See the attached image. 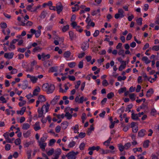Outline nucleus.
Segmentation results:
<instances>
[{
  "label": "nucleus",
  "mask_w": 159,
  "mask_h": 159,
  "mask_svg": "<svg viewBox=\"0 0 159 159\" xmlns=\"http://www.w3.org/2000/svg\"><path fill=\"white\" fill-rule=\"evenodd\" d=\"M55 86L52 84H49L48 83L44 84L42 87L43 90L46 91L48 94L52 93L55 89Z\"/></svg>",
  "instance_id": "nucleus-1"
},
{
  "label": "nucleus",
  "mask_w": 159,
  "mask_h": 159,
  "mask_svg": "<svg viewBox=\"0 0 159 159\" xmlns=\"http://www.w3.org/2000/svg\"><path fill=\"white\" fill-rule=\"evenodd\" d=\"M125 12L124 10L122 8H119L118 9V13L115 15V18L116 19L119 18H122L125 16Z\"/></svg>",
  "instance_id": "nucleus-2"
},
{
  "label": "nucleus",
  "mask_w": 159,
  "mask_h": 159,
  "mask_svg": "<svg viewBox=\"0 0 159 159\" xmlns=\"http://www.w3.org/2000/svg\"><path fill=\"white\" fill-rule=\"evenodd\" d=\"M78 154V152H70L66 155V157L68 159H75L76 155Z\"/></svg>",
  "instance_id": "nucleus-3"
},
{
  "label": "nucleus",
  "mask_w": 159,
  "mask_h": 159,
  "mask_svg": "<svg viewBox=\"0 0 159 159\" xmlns=\"http://www.w3.org/2000/svg\"><path fill=\"white\" fill-rule=\"evenodd\" d=\"M46 101V99L45 97L42 95H40L38 97V100L36 101V107H38L40 102H43Z\"/></svg>",
  "instance_id": "nucleus-4"
},
{
  "label": "nucleus",
  "mask_w": 159,
  "mask_h": 159,
  "mask_svg": "<svg viewBox=\"0 0 159 159\" xmlns=\"http://www.w3.org/2000/svg\"><path fill=\"white\" fill-rule=\"evenodd\" d=\"M56 8L57 14H59L62 11L63 8V6L61 2H59L56 4Z\"/></svg>",
  "instance_id": "nucleus-5"
},
{
  "label": "nucleus",
  "mask_w": 159,
  "mask_h": 159,
  "mask_svg": "<svg viewBox=\"0 0 159 159\" xmlns=\"http://www.w3.org/2000/svg\"><path fill=\"white\" fill-rule=\"evenodd\" d=\"M27 78H30V81L33 84L35 83L37 81V79L36 76H32L29 74L27 75Z\"/></svg>",
  "instance_id": "nucleus-6"
},
{
  "label": "nucleus",
  "mask_w": 159,
  "mask_h": 159,
  "mask_svg": "<svg viewBox=\"0 0 159 159\" xmlns=\"http://www.w3.org/2000/svg\"><path fill=\"white\" fill-rule=\"evenodd\" d=\"M61 150L60 148H57L55 151L54 156V158H52V159H58L59 156L61 154Z\"/></svg>",
  "instance_id": "nucleus-7"
},
{
  "label": "nucleus",
  "mask_w": 159,
  "mask_h": 159,
  "mask_svg": "<svg viewBox=\"0 0 159 159\" xmlns=\"http://www.w3.org/2000/svg\"><path fill=\"white\" fill-rule=\"evenodd\" d=\"M49 107L50 105L49 103L48 102H46V104L43 105L41 108L42 110H44V109L45 110V113H46L48 111Z\"/></svg>",
  "instance_id": "nucleus-8"
},
{
  "label": "nucleus",
  "mask_w": 159,
  "mask_h": 159,
  "mask_svg": "<svg viewBox=\"0 0 159 159\" xmlns=\"http://www.w3.org/2000/svg\"><path fill=\"white\" fill-rule=\"evenodd\" d=\"M89 44L88 42H84L82 44L81 48L84 51L86 50L89 47Z\"/></svg>",
  "instance_id": "nucleus-9"
},
{
  "label": "nucleus",
  "mask_w": 159,
  "mask_h": 159,
  "mask_svg": "<svg viewBox=\"0 0 159 159\" xmlns=\"http://www.w3.org/2000/svg\"><path fill=\"white\" fill-rule=\"evenodd\" d=\"M14 54L13 52L6 53L4 54V57L7 59H11L13 57Z\"/></svg>",
  "instance_id": "nucleus-10"
},
{
  "label": "nucleus",
  "mask_w": 159,
  "mask_h": 159,
  "mask_svg": "<svg viewBox=\"0 0 159 159\" xmlns=\"http://www.w3.org/2000/svg\"><path fill=\"white\" fill-rule=\"evenodd\" d=\"M75 101L78 103H82L84 101V97L82 96L79 98L78 96H76L75 98Z\"/></svg>",
  "instance_id": "nucleus-11"
},
{
  "label": "nucleus",
  "mask_w": 159,
  "mask_h": 159,
  "mask_svg": "<svg viewBox=\"0 0 159 159\" xmlns=\"http://www.w3.org/2000/svg\"><path fill=\"white\" fill-rule=\"evenodd\" d=\"M38 143L40 148H41L42 150L44 151L47 144V143L45 142H38Z\"/></svg>",
  "instance_id": "nucleus-12"
},
{
  "label": "nucleus",
  "mask_w": 159,
  "mask_h": 159,
  "mask_svg": "<svg viewBox=\"0 0 159 159\" xmlns=\"http://www.w3.org/2000/svg\"><path fill=\"white\" fill-rule=\"evenodd\" d=\"M48 12L47 11L44 10H43L41 13V14L40 16V17L42 19H44L46 16L48 15Z\"/></svg>",
  "instance_id": "nucleus-13"
},
{
  "label": "nucleus",
  "mask_w": 159,
  "mask_h": 159,
  "mask_svg": "<svg viewBox=\"0 0 159 159\" xmlns=\"http://www.w3.org/2000/svg\"><path fill=\"white\" fill-rule=\"evenodd\" d=\"M33 24V22L30 21H28L26 23L22 22L21 25L23 26H31Z\"/></svg>",
  "instance_id": "nucleus-14"
},
{
  "label": "nucleus",
  "mask_w": 159,
  "mask_h": 159,
  "mask_svg": "<svg viewBox=\"0 0 159 159\" xmlns=\"http://www.w3.org/2000/svg\"><path fill=\"white\" fill-rule=\"evenodd\" d=\"M146 131L145 130L142 129L138 132V135L140 137H143L146 134Z\"/></svg>",
  "instance_id": "nucleus-15"
},
{
  "label": "nucleus",
  "mask_w": 159,
  "mask_h": 159,
  "mask_svg": "<svg viewBox=\"0 0 159 159\" xmlns=\"http://www.w3.org/2000/svg\"><path fill=\"white\" fill-rule=\"evenodd\" d=\"M44 111V110H42L40 108H38V112L39 114L38 116L39 117H44V116L43 115Z\"/></svg>",
  "instance_id": "nucleus-16"
},
{
  "label": "nucleus",
  "mask_w": 159,
  "mask_h": 159,
  "mask_svg": "<svg viewBox=\"0 0 159 159\" xmlns=\"http://www.w3.org/2000/svg\"><path fill=\"white\" fill-rule=\"evenodd\" d=\"M50 55L49 54H48L47 55H45V54L44 53H42V61H44L46 59H48L50 58Z\"/></svg>",
  "instance_id": "nucleus-17"
},
{
  "label": "nucleus",
  "mask_w": 159,
  "mask_h": 159,
  "mask_svg": "<svg viewBox=\"0 0 159 159\" xmlns=\"http://www.w3.org/2000/svg\"><path fill=\"white\" fill-rule=\"evenodd\" d=\"M40 89L39 87H37L36 89H35L33 92V95L37 96L40 92Z\"/></svg>",
  "instance_id": "nucleus-18"
},
{
  "label": "nucleus",
  "mask_w": 159,
  "mask_h": 159,
  "mask_svg": "<svg viewBox=\"0 0 159 159\" xmlns=\"http://www.w3.org/2000/svg\"><path fill=\"white\" fill-rule=\"evenodd\" d=\"M28 82L27 80H24L23 81V83L21 85V88L24 90L26 89L28 87Z\"/></svg>",
  "instance_id": "nucleus-19"
},
{
  "label": "nucleus",
  "mask_w": 159,
  "mask_h": 159,
  "mask_svg": "<svg viewBox=\"0 0 159 159\" xmlns=\"http://www.w3.org/2000/svg\"><path fill=\"white\" fill-rule=\"evenodd\" d=\"M60 96H56L52 101V103L53 104H55L57 102L58 100L60 99Z\"/></svg>",
  "instance_id": "nucleus-20"
},
{
  "label": "nucleus",
  "mask_w": 159,
  "mask_h": 159,
  "mask_svg": "<svg viewBox=\"0 0 159 159\" xmlns=\"http://www.w3.org/2000/svg\"><path fill=\"white\" fill-rule=\"evenodd\" d=\"M48 136L45 134L43 135V136L41 137L40 140H39L38 142H45L47 139Z\"/></svg>",
  "instance_id": "nucleus-21"
},
{
  "label": "nucleus",
  "mask_w": 159,
  "mask_h": 159,
  "mask_svg": "<svg viewBox=\"0 0 159 159\" xmlns=\"http://www.w3.org/2000/svg\"><path fill=\"white\" fill-rule=\"evenodd\" d=\"M30 127V125L28 123H24L23 124L22 129L24 130H27Z\"/></svg>",
  "instance_id": "nucleus-22"
},
{
  "label": "nucleus",
  "mask_w": 159,
  "mask_h": 159,
  "mask_svg": "<svg viewBox=\"0 0 159 159\" xmlns=\"http://www.w3.org/2000/svg\"><path fill=\"white\" fill-rule=\"evenodd\" d=\"M71 55V52L70 51L65 52L63 54L64 57L66 59H68Z\"/></svg>",
  "instance_id": "nucleus-23"
},
{
  "label": "nucleus",
  "mask_w": 159,
  "mask_h": 159,
  "mask_svg": "<svg viewBox=\"0 0 159 159\" xmlns=\"http://www.w3.org/2000/svg\"><path fill=\"white\" fill-rule=\"evenodd\" d=\"M153 93V89H150L147 91L146 95L148 97H150Z\"/></svg>",
  "instance_id": "nucleus-24"
},
{
  "label": "nucleus",
  "mask_w": 159,
  "mask_h": 159,
  "mask_svg": "<svg viewBox=\"0 0 159 159\" xmlns=\"http://www.w3.org/2000/svg\"><path fill=\"white\" fill-rule=\"evenodd\" d=\"M126 62L125 61H123L122 64L121 65L119 68V70L121 71L125 69L126 66Z\"/></svg>",
  "instance_id": "nucleus-25"
},
{
  "label": "nucleus",
  "mask_w": 159,
  "mask_h": 159,
  "mask_svg": "<svg viewBox=\"0 0 159 159\" xmlns=\"http://www.w3.org/2000/svg\"><path fill=\"white\" fill-rule=\"evenodd\" d=\"M68 125V123L66 122H63L61 124V126L62 128L63 129H66Z\"/></svg>",
  "instance_id": "nucleus-26"
},
{
  "label": "nucleus",
  "mask_w": 159,
  "mask_h": 159,
  "mask_svg": "<svg viewBox=\"0 0 159 159\" xmlns=\"http://www.w3.org/2000/svg\"><path fill=\"white\" fill-rule=\"evenodd\" d=\"M74 131V133H79L78 132L79 130V125H76L74 126H73L71 128Z\"/></svg>",
  "instance_id": "nucleus-27"
},
{
  "label": "nucleus",
  "mask_w": 159,
  "mask_h": 159,
  "mask_svg": "<svg viewBox=\"0 0 159 159\" xmlns=\"http://www.w3.org/2000/svg\"><path fill=\"white\" fill-rule=\"evenodd\" d=\"M39 122H36L35 124V126L34 127V129L35 131H37L41 129Z\"/></svg>",
  "instance_id": "nucleus-28"
},
{
  "label": "nucleus",
  "mask_w": 159,
  "mask_h": 159,
  "mask_svg": "<svg viewBox=\"0 0 159 159\" xmlns=\"http://www.w3.org/2000/svg\"><path fill=\"white\" fill-rule=\"evenodd\" d=\"M100 149V147L99 146H97V147L93 146L92 147H89L88 148V150L91 151L96 150L97 151H98Z\"/></svg>",
  "instance_id": "nucleus-29"
},
{
  "label": "nucleus",
  "mask_w": 159,
  "mask_h": 159,
  "mask_svg": "<svg viewBox=\"0 0 159 159\" xmlns=\"http://www.w3.org/2000/svg\"><path fill=\"white\" fill-rule=\"evenodd\" d=\"M72 9V11L73 12L78 11L79 10V6L78 4H76L75 5L74 7H71Z\"/></svg>",
  "instance_id": "nucleus-30"
},
{
  "label": "nucleus",
  "mask_w": 159,
  "mask_h": 159,
  "mask_svg": "<svg viewBox=\"0 0 159 159\" xmlns=\"http://www.w3.org/2000/svg\"><path fill=\"white\" fill-rule=\"evenodd\" d=\"M132 112L131 114L132 118L134 120H138V117H139L138 114H135L133 112V111H132Z\"/></svg>",
  "instance_id": "nucleus-31"
},
{
  "label": "nucleus",
  "mask_w": 159,
  "mask_h": 159,
  "mask_svg": "<svg viewBox=\"0 0 159 159\" xmlns=\"http://www.w3.org/2000/svg\"><path fill=\"white\" fill-rule=\"evenodd\" d=\"M150 142L148 140H147L144 142L143 143V147L145 148H147L149 146V143Z\"/></svg>",
  "instance_id": "nucleus-32"
},
{
  "label": "nucleus",
  "mask_w": 159,
  "mask_h": 159,
  "mask_svg": "<svg viewBox=\"0 0 159 159\" xmlns=\"http://www.w3.org/2000/svg\"><path fill=\"white\" fill-rule=\"evenodd\" d=\"M71 114H70L69 112H67L66 113L65 115H64V116L66 117L67 119L70 120L72 118V115Z\"/></svg>",
  "instance_id": "nucleus-33"
},
{
  "label": "nucleus",
  "mask_w": 159,
  "mask_h": 159,
  "mask_svg": "<svg viewBox=\"0 0 159 159\" xmlns=\"http://www.w3.org/2000/svg\"><path fill=\"white\" fill-rule=\"evenodd\" d=\"M69 35L70 36V39L71 40H73L75 36V34L72 31H69Z\"/></svg>",
  "instance_id": "nucleus-34"
},
{
  "label": "nucleus",
  "mask_w": 159,
  "mask_h": 159,
  "mask_svg": "<svg viewBox=\"0 0 159 159\" xmlns=\"http://www.w3.org/2000/svg\"><path fill=\"white\" fill-rule=\"evenodd\" d=\"M142 60L143 61H144L145 62L146 64H148L151 62V61L148 60V57H143Z\"/></svg>",
  "instance_id": "nucleus-35"
},
{
  "label": "nucleus",
  "mask_w": 159,
  "mask_h": 159,
  "mask_svg": "<svg viewBox=\"0 0 159 159\" xmlns=\"http://www.w3.org/2000/svg\"><path fill=\"white\" fill-rule=\"evenodd\" d=\"M129 97L130 99L132 101H134L135 99L136 95L134 93L129 94Z\"/></svg>",
  "instance_id": "nucleus-36"
},
{
  "label": "nucleus",
  "mask_w": 159,
  "mask_h": 159,
  "mask_svg": "<svg viewBox=\"0 0 159 159\" xmlns=\"http://www.w3.org/2000/svg\"><path fill=\"white\" fill-rule=\"evenodd\" d=\"M30 131L29 130H28L26 133H24L23 135L24 137L26 138L30 136Z\"/></svg>",
  "instance_id": "nucleus-37"
},
{
  "label": "nucleus",
  "mask_w": 159,
  "mask_h": 159,
  "mask_svg": "<svg viewBox=\"0 0 159 159\" xmlns=\"http://www.w3.org/2000/svg\"><path fill=\"white\" fill-rule=\"evenodd\" d=\"M118 54L119 55H121L123 57L125 56L124 54V50L122 48H120L118 52Z\"/></svg>",
  "instance_id": "nucleus-38"
},
{
  "label": "nucleus",
  "mask_w": 159,
  "mask_h": 159,
  "mask_svg": "<svg viewBox=\"0 0 159 159\" xmlns=\"http://www.w3.org/2000/svg\"><path fill=\"white\" fill-rule=\"evenodd\" d=\"M131 146V143L130 142H128L125 144L124 147H125V149L127 150Z\"/></svg>",
  "instance_id": "nucleus-39"
},
{
  "label": "nucleus",
  "mask_w": 159,
  "mask_h": 159,
  "mask_svg": "<svg viewBox=\"0 0 159 159\" xmlns=\"http://www.w3.org/2000/svg\"><path fill=\"white\" fill-rule=\"evenodd\" d=\"M118 147L120 151L121 152L123 151V150L125 149L124 146H123L121 144H119L118 145Z\"/></svg>",
  "instance_id": "nucleus-40"
},
{
  "label": "nucleus",
  "mask_w": 159,
  "mask_h": 159,
  "mask_svg": "<svg viewBox=\"0 0 159 159\" xmlns=\"http://www.w3.org/2000/svg\"><path fill=\"white\" fill-rule=\"evenodd\" d=\"M133 105L132 104H130L128 105L127 107L126 108L125 111H128V112L131 111L130 109L132 107Z\"/></svg>",
  "instance_id": "nucleus-41"
},
{
  "label": "nucleus",
  "mask_w": 159,
  "mask_h": 159,
  "mask_svg": "<svg viewBox=\"0 0 159 159\" xmlns=\"http://www.w3.org/2000/svg\"><path fill=\"white\" fill-rule=\"evenodd\" d=\"M68 65L70 67L72 68L75 66L76 63L74 62H69L68 63Z\"/></svg>",
  "instance_id": "nucleus-42"
},
{
  "label": "nucleus",
  "mask_w": 159,
  "mask_h": 159,
  "mask_svg": "<svg viewBox=\"0 0 159 159\" xmlns=\"http://www.w3.org/2000/svg\"><path fill=\"white\" fill-rule=\"evenodd\" d=\"M69 26L68 25H66L64 26L62 28V31L64 32H66L67 30H68L69 29Z\"/></svg>",
  "instance_id": "nucleus-43"
},
{
  "label": "nucleus",
  "mask_w": 159,
  "mask_h": 159,
  "mask_svg": "<svg viewBox=\"0 0 159 159\" xmlns=\"http://www.w3.org/2000/svg\"><path fill=\"white\" fill-rule=\"evenodd\" d=\"M75 142L74 141L70 142L68 145V147L69 148H71L75 146Z\"/></svg>",
  "instance_id": "nucleus-44"
},
{
  "label": "nucleus",
  "mask_w": 159,
  "mask_h": 159,
  "mask_svg": "<svg viewBox=\"0 0 159 159\" xmlns=\"http://www.w3.org/2000/svg\"><path fill=\"white\" fill-rule=\"evenodd\" d=\"M56 142V140L55 139H52L50 140L49 143H48V145L49 146H51L53 145L54 143Z\"/></svg>",
  "instance_id": "nucleus-45"
},
{
  "label": "nucleus",
  "mask_w": 159,
  "mask_h": 159,
  "mask_svg": "<svg viewBox=\"0 0 159 159\" xmlns=\"http://www.w3.org/2000/svg\"><path fill=\"white\" fill-rule=\"evenodd\" d=\"M111 138L110 137L109 139L107 141L104 142V144L106 146H108L110 143L111 141Z\"/></svg>",
  "instance_id": "nucleus-46"
},
{
  "label": "nucleus",
  "mask_w": 159,
  "mask_h": 159,
  "mask_svg": "<svg viewBox=\"0 0 159 159\" xmlns=\"http://www.w3.org/2000/svg\"><path fill=\"white\" fill-rule=\"evenodd\" d=\"M41 30H37L36 31V32L35 33V36L36 38H38L41 35Z\"/></svg>",
  "instance_id": "nucleus-47"
},
{
  "label": "nucleus",
  "mask_w": 159,
  "mask_h": 159,
  "mask_svg": "<svg viewBox=\"0 0 159 159\" xmlns=\"http://www.w3.org/2000/svg\"><path fill=\"white\" fill-rule=\"evenodd\" d=\"M157 111L154 108H153L151 109V114L152 115L154 116L157 114Z\"/></svg>",
  "instance_id": "nucleus-48"
},
{
  "label": "nucleus",
  "mask_w": 159,
  "mask_h": 159,
  "mask_svg": "<svg viewBox=\"0 0 159 159\" xmlns=\"http://www.w3.org/2000/svg\"><path fill=\"white\" fill-rule=\"evenodd\" d=\"M137 24L140 25H142V19L140 18L136 20Z\"/></svg>",
  "instance_id": "nucleus-49"
},
{
  "label": "nucleus",
  "mask_w": 159,
  "mask_h": 159,
  "mask_svg": "<svg viewBox=\"0 0 159 159\" xmlns=\"http://www.w3.org/2000/svg\"><path fill=\"white\" fill-rule=\"evenodd\" d=\"M114 96V93L113 92H111L107 94V97L108 99H111Z\"/></svg>",
  "instance_id": "nucleus-50"
},
{
  "label": "nucleus",
  "mask_w": 159,
  "mask_h": 159,
  "mask_svg": "<svg viewBox=\"0 0 159 159\" xmlns=\"http://www.w3.org/2000/svg\"><path fill=\"white\" fill-rule=\"evenodd\" d=\"M133 151L134 153H135L137 152H142V149L141 147H140L139 148H135L133 149Z\"/></svg>",
  "instance_id": "nucleus-51"
},
{
  "label": "nucleus",
  "mask_w": 159,
  "mask_h": 159,
  "mask_svg": "<svg viewBox=\"0 0 159 159\" xmlns=\"http://www.w3.org/2000/svg\"><path fill=\"white\" fill-rule=\"evenodd\" d=\"M76 29L77 31L81 33L83 31V30L81 28V27L79 25H78L75 28Z\"/></svg>",
  "instance_id": "nucleus-52"
},
{
  "label": "nucleus",
  "mask_w": 159,
  "mask_h": 159,
  "mask_svg": "<svg viewBox=\"0 0 159 159\" xmlns=\"http://www.w3.org/2000/svg\"><path fill=\"white\" fill-rule=\"evenodd\" d=\"M126 79V77L125 76H123L122 77L121 76H119L117 77V80L119 81H121L122 80H124Z\"/></svg>",
  "instance_id": "nucleus-53"
},
{
  "label": "nucleus",
  "mask_w": 159,
  "mask_h": 159,
  "mask_svg": "<svg viewBox=\"0 0 159 159\" xmlns=\"http://www.w3.org/2000/svg\"><path fill=\"white\" fill-rule=\"evenodd\" d=\"M100 11V9H98L96 11H94L92 12V15L93 16L96 15L98 13H99Z\"/></svg>",
  "instance_id": "nucleus-54"
},
{
  "label": "nucleus",
  "mask_w": 159,
  "mask_h": 159,
  "mask_svg": "<svg viewBox=\"0 0 159 159\" xmlns=\"http://www.w3.org/2000/svg\"><path fill=\"white\" fill-rule=\"evenodd\" d=\"M0 26L2 29H5L7 27V25L6 23L3 22L0 24Z\"/></svg>",
  "instance_id": "nucleus-55"
},
{
  "label": "nucleus",
  "mask_w": 159,
  "mask_h": 159,
  "mask_svg": "<svg viewBox=\"0 0 159 159\" xmlns=\"http://www.w3.org/2000/svg\"><path fill=\"white\" fill-rule=\"evenodd\" d=\"M109 83L106 80H104L102 82V85L104 86H107Z\"/></svg>",
  "instance_id": "nucleus-56"
},
{
  "label": "nucleus",
  "mask_w": 159,
  "mask_h": 159,
  "mask_svg": "<svg viewBox=\"0 0 159 159\" xmlns=\"http://www.w3.org/2000/svg\"><path fill=\"white\" fill-rule=\"evenodd\" d=\"M126 90V88L125 87L121 88L118 90V92L119 93H121Z\"/></svg>",
  "instance_id": "nucleus-57"
},
{
  "label": "nucleus",
  "mask_w": 159,
  "mask_h": 159,
  "mask_svg": "<svg viewBox=\"0 0 159 159\" xmlns=\"http://www.w3.org/2000/svg\"><path fill=\"white\" fill-rule=\"evenodd\" d=\"M40 7V5H39L35 7H34V8H32V9L31 10V12H35Z\"/></svg>",
  "instance_id": "nucleus-58"
},
{
  "label": "nucleus",
  "mask_w": 159,
  "mask_h": 159,
  "mask_svg": "<svg viewBox=\"0 0 159 159\" xmlns=\"http://www.w3.org/2000/svg\"><path fill=\"white\" fill-rule=\"evenodd\" d=\"M61 129V126L58 125L55 128V131L57 133H59L60 132Z\"/></svg>",
  "instance_id": "nucleus-59"
},
{
  "label": "nucleus",
  "mask_w": 159,
  "mask_h": 159,
  "mask_svg": "<svg viewBox=\"0 0 159 159\" xmlns=\"http://www.w3.org/2000/svg\"><path fill=\"white\" fill-rule=\"evenodd\" d=\"M15 48V46L12 43H10L9 48V50H11L14 49Z\"/></svg>",
  "instance_id": "nucleus-60"
},
{
  "label": "nucleus",
  "mask_w": 159,
  "mask_h": 159,
  "mask_svg": "<svg viewBox=\"0 0 159 159\" xmlns=\"http://www.w3.org/2000/svg\"><path fill=\"white\" fill-rule=\"evenodd\" d=\"M21 143V140L20 139H16L15 141V143L16 145H19Z\"/></svg>",
  "instance_id": "nucleus-61"
},
{
  "label": "nucleus",
  "mask_w": 159,
  "mask_h": 159,
  "mask_svg": "<svg viewBox=\"0 0 159 159\" xmlns=\"http://www.w3.org/2000/svg\"><path fill=\"white\" fill-rule=\"evenodd\" d=\"M84 62L83 61H80L78 65V67L79 68H82L83 67Z\"/></svg>",
  "instance_id": "nucleus-62"
},
{
  "label": "nucleus",
  "mask_w": 159,
  "mask_h": 159,
  "mask_svg": "<svg viewBox=\"0 0 159 159\" xmlns=\"http://www.w3.org/2000/svg\"><path fill=\"white\" fill-rule=\"evenodd\" d=\"M54 152V149H51L50 150L47 152V154L48 156H51L52 154Z\"/></svg>",
  "instance_id": "nucleus-63"
},
{
  "label": "nucleus",
  "mask_w": 159,
  "mask_h": 159,
  "mask_svg": "<svg viewBox=\"0 0 159 159\" xmlns=\"http://www.w3.org/2000/svg\"><path fill=\"white\" fill-rule=\"evenodd\" d=\"M152 49L153 50L157 51L159 50V46L155 45L153 46L152 48Z\"/></svg>",
  "instance_id": "nucleus-64"
}]
</instances>
